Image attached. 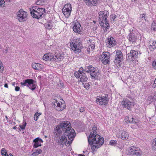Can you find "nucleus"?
Listing matches in <instances>:
<instances>
[{"label":"nucleus","mask_w":156,"mask_h":156,"mask_svg":"<svg viewBox=\"0 0 156 156\" xmlns=\"http://www.w3.org/2000/svg\"><path fill=\"white\" fill-rule=\"evenodd\" d=\"M97 127L94 126L92 128V131L89 136L88 141L90 145H93L91 149L94 152L101 147L104 143V139L99 135L97 134L96 131Z\"/></svg>","instance_id":"nucleus-1"},{"label":"nucleus","mask_w":156,"mask_h":156,"mask_svg":"<svg viewBox=\"0 0 156 156\" xmlns=\"http://www.w3.org/2000/svg\"><path fill=\"white\" fill-rule=\"evenodd\" d=\"M56 127L62 131L65 132V133L68 134L67 135L68 139L71 140H73L76 136V133L74 129L72 128L69 121H62Z\"/></svg>","instance_id":"nucleus-2"},{"label":"nucleus","mask_w":156,"mask_h":156,"mask_svg":"<svg viewBox=\"0 0 156 156\" xmlns=\"http://www.w3.org/2000/svg\"><path fill=\"white\" fill-rule=\"evenodd\" d=\"M30 12L33 18L38 19L43 18L44 13L45 12L44 8H38L37 6L32 7V9L30 8Z\"/></svg>","instance_id":"nucleus-3"},{"label":"nucleus","mask_w":156,"mask_h":156,"mask_svg":"<svg viewBox=\"0 0 156 156\" xmlns=\"http://www.w3.org/2000/svg\"><path fill=\"white\" fill-rule=\"evenodd\" d=\"M63 55L61 53L55 54V55H52L51 54H45L43 59L45 60H50L51 61L56 62L62 61L64 58Z\"/></svg>","instance_id":"nucleus-4"},{"label":"nucleus","mask_w":156,"mask_h":156,"mask_svg":"<svg viewBox=\"0 0 156 156\" xmlns=\"http://www.w3.org/2000/svg\"><path fill=\"white\" fill-rule=\"evenodd\" d=\"M20 84L22 87L26 86L32 90H35L37 86L36 81L32 79H27L23 80Z\"/></svg>","instance_id":"nucleus-5"},{"label":"nucleus","mask_w":156,"mask_h":156,"mask_svg":"<svg viewBox=\"0 0 156 156\" xmlns=\"http://www.w3.org/2000/svg\"><path fill=\"white\" fill-rule=\"evenodd\" d=\"M99 19L100 24L102 27H104V22L107 21V19L109 15V13L107 11H101L98 13Z\"/></svg>","instance_id":"nucleus-6"},{"label":"nucleus","mask_w":156,"mask_h":156,"mask_svg":"<svg viewBox=\"0 0 156 156\" xmlns=\"http://www.w3.org/2000/svg\"><path fill=\"white\" fill-rule=\"evenodd\" d=\"M126 154L131 156H140L141 155L142 152L139 148L131 147H129Z\"/></svg>","instance_id":"nucleus-7"},{"label":"nucleus","mask_w":156,"mask_h":156,"mask_svg":"<svg viewBox=\"0 0 156 156\" xmlns=\"http://www.w3.org/2000/svg\"><path fill=\"white\" fill-rule=\"evenodd\" d=\"M108 94H106L105 96H98L96 98V102L97 104L102 105H106L108 103L109 99L108 98Z\"/></svg>","instance_id":"nucleus-8"},{"label":"nucleus","mask_w":156,"mask_h":156,"mask_svg":"<svg viewBox=\"0 0 156 156\" xmlns=\"http://www.w3.org/2000/svg\"><path fill=\"white\" fill-rule=\"evenodd\" d=\"M18 19L20 22H24L26 21L27 18V12L22 9H20L17 12Z\"/></svg>","instance_id":"nucleus-9"},{"label":"nucleus","mask_w":156,"mask_h":156,"mask_svg":"<svg viewBox=\"0 0 156 156\" xmlns=\"http://www.w3.org/2000/svg\"><path fill=\"white\" fill-rule=\"evenodd\" d=\"M122 104L123 107L126 108L128 110L131 111L132 108L134 105V103L130 101L127 98L124 99L122 102Z\"/></svg>","instance_id":"nucleus-10"},{"label":"nucleus","mask_w":156,"mask_h":156,"mask_svg":"<svg viewBox=\"0 0 156 156\" xmlns=\"http://www.w3.org/2000/svg\"><path fill=\"white\" fill-rule=\"evenodd\" d=\"M110 55L108 52H104L101 55V60L104 65L108 64L110 62Z\"/></svg>","instance_id":"nucleus-11"},{"label":"nucleus","mask_w":156,"mask_h":156,"mask_svg":"<svg viewBox=\"0 0 156 156\" xmlns=\"http://www.w3.org/2000/svg\"><path fill=\"white\" fill-rule=\"evenodd\" d=\"M137 34L134 31H132L128 37V40L132 43L136 42L138 38Z\"/></svg>","instance_id":"nucleus-12"},{"label":"nucleus","mask_w":156,"mask_h":156,"mask_svg":"<svg viewBox=\"0 0 156 156\" xmlns=\"http://www.w3.org/2000/svg\"><path fill=\"white\" fill-rule=\"evenodd\" d=\"M137 51L134 50H132L128 54V60L129 61H134L136 58L137 57L138 55Z\"/></svg>","instance_id":"nucleus-13"},{"label":"nucleus","mask_w":156,"mask_h":156,"mask_svg":"<svg viewBox=\"0 0 156 156\" xmlns=\"http://www.w3.org/2000/svg\"><path fill=\"white\" fill-rule=\"evenodd\" d=\"M122 52L119 50L117 51L114 61V63L115 64H120L122 59Z\"/></svg>","instance_id":"nucleus-14"},{"label":"nucleus","mask_w":156,"mask_h":156,"mask_svg":"<svg viewBox=\"0 0 156 156\" xmlns=\"http://www.w3.org/2000/svg\"><path fill=\"white\" fill-rule=\"evenodd\" d=\"M116 41L112 37L110 38H108L106 41V45L108 47H111L114 46L116 45Z\"/></svg>","instance_id":"nucleus-15"},{"label":"nucleus","mask_w":156,"mask_h":156,"mask_svg":"<svg viewBox=\"0 0 156 156\" xmlns=\"http://www.w3.org/2000/svg\"><path fill=\"white\" fill-rule=\"evenodd\" d=\"M68 139L69 140L68 141L66 137L64 135L62 136L61 138L60 139L59 142L61 143V145L65 144L66 146H69L71 144L72 141L73 140H71L69 139Z\"/></svg>","instance_id":"nucleus-16"},{"label":"nucleus","mask_w":156,"mask_h":156,"mask_svg":"<svg viewBox=\"0 0 156 156\" xmlns=\"http://www.w3.org/2000/svg\"><path fill=\"white\" fill-rule=\"evenodd\" d=\"M80 27L81 25L80 23L77 22L75 23L73 29L75 33L81 34L82 32L81 30Z\"/></svg>","instance_id":"nucleus-17"},{"label":"nucleus","mask_w":156,"mask_h":156,"mask_svg":"<svg viewBox=\"0 0 156 156\" xmlns=\"http://www.w3.org/2000/svg\"><path fill=\"white\" fill-rule=\"evenodd\" d=\"M98 1V0H84V2L86 5L90 6H96Z\"/></svg>","instance_id":"nucleus-18"},{"label":"nucleus","mask_w":156,"mask_h":156,"mask_svg":"<svg viewBox=\"0 0 156 156\" xmlns=\"http://www.w3.org/2000/svg\"><path fill=\"white\" fill-rule=\"evenodd\" d=\"M33 142L34 143L33 147L34 148H36L39 146V143H42L43 141L41 139L37 137L34 140Z\"/></svg>","instance_id":"nucleus-19"},{"label":"nucleus","mask_w":156,"mask_h":156,"mask_svg":"<svg viewBox=\"0 0 156 156\" xmlns=\"http://www.w3.org/2000/svg\"><path fill=\"white\" fill-rule=\"evenodd\" d=\"M125 122L127 123H136V120L131 116L126 117L125 118Z\"/></svg>","instance_id":"nucleus-20"},{"label":"nucleus","mask_w":156,"mask_h":156,"mask_svg":"<svg viewBox=\"0 0 156 156\" xmlns=\"http://www.w3.org/2000/svg\"><path fill=\"white\" fill-rule=\"evenodd\" d=\"M121 132V138L123 140H127L128 137V133L125 131H122Z\"/></svg>","instance_id":"nucleus-21"},{"label":"nucleus","mask_w":156,"mask_h":156,"mask_svg":"<svg viewBox=\"0 0 156 156\" xmlns=\"http://www.w3.org/2000/svg\"><path fill=\"white\" fill-rule=\"evenodd\" d=\"M80 78V80L81 82H85L88 79V77L86 75L85 73L82 72Z\"/></svg>","instance_id":"nucleus-22"},{"label":"nucleus","mask_w":156,"mask_h":156,"mask_svg":"<svg viewBox=\"0 0 156 156\" xmlns=\"http://www.w3.org/2000/svg\"><path fill=\"white\" fill-rule=\"evenodd\" d=\"M62 133V130L59 129H58L57 127L54 129V133L56 137L60 138V135Z\"/></svg>","instance_id":"nucleus-23"},{"label":"nucleus","mask_w":156,"mask_h":156,"mask_svg":"<svg viewBox=\"0 0 156 156\" xmlns=\"http://www.w3.org/2000/svg\"><path fill=\"white\" fill-rule=\"evenodd\" d=\"M79 41V40H76V41H75L74 43H76V45H77V52H80L81 51V49H82L83 48V47L82 46V43L80 41Z\"/></svg>","instance_id":"nucleus-24"},{"label":"nucleus","mask_w":156,"mask_h":156,"mask_svg":"<svg viewBox=\"0 0 156 156\" xmlns=\"http://www.w3.org/2000/svg\"><path fill=\"white\" fill-rule=\"evenodd\" d=\"M70 46L72 50L76 53L77 52V46L76 43L72 42L70 43Z\"/></svg>","instance_id":"nucleus-25"},{"label":"nucleus","mask_w":156,"mask_h":156,"mask_svg":"<svg viewBox=\"0 0 156 156\" xmlns=\"http://www.w3.org/2000/svg\"><path fill=\"white\" fill-rule=\"evenodd\" d=\"M71 5L70 4H66L62 9V10L66 11H71Z\"/></svg>","instance_id":"nucleus-26"},{"label":"nucleus","mask_w":156,"mask_h":156,"mask_svg":"<svg viewBox=\"0 0 156 156\" xmlns=\"http://www.w3.org/2000/svg\"><path fill=\"white\" fill-rule=\"evenodd\" d=\"M31 66L33 69L36 70H39V69L41 68V65L37 63H33Z\"/></svg>","instance_id":"nucleus-27"},{"label":"nucleus","mask_w":156,"mask_h":156,"mask_svg":"<svg viewBox=\"0 0 156 156\" xmlns=\"http://www.w3.org/2000/svg\"><path fill=\"white\" fill-rule=\"evenodd\" d=\"M58 102L56 104L57 106L55 107V109L57 111H61L63 109V107Z\"/></svg>","instance_id":"nucleus-28"},{"label":"nucleus","mask_w":156,"mask_h":156,"mask_svg":"<svg viewBox=\"0 0 156 156\" xmlns=\"http://www.w3.org/2000/svg\"><path fill=\"white\" fill-rule=\"evenodd\" d=\"M42 152V150L40 149H38L36 150V151L33 152L31 155L34 156L38 155L39 154Z\"/></svg>","instance_id":"nucleus-29"},{"label":"nucleus","mask_w":156,"mask_h":156,"mask_svg":"<svg viewBox=\"0 0 156 156\" xmlns=\"http://www.w3.org/2000/svg\"><path fill=\"white\" fill-rule=\"evenodd\" d=\"M148 48L151 50H152L151 49H156V41H153L152 45H150Z\"/></svg>","instance_id":"nucleus-30"},{"label":"nucleus","mask_w":156,"mask_h":156,"mask_svg":"<svg viewBox=\"0 0 156 156\" xmlns=\"http://www.w3.org/2000/svg\"><path fill=\"white\" fill-rule=\"evenodd\" d=\"M82 72V71H76L74 73V76L77 78H80Z\"/></svg>","instance_id":"nucleus-31"},{"label":"nucleus","mask_w":156,"mask_h":156,"mask_svg":"<svg viewBox=\"0 0 156 156\" xmlns=\"http://www.w3.org/2000/svg\"><path fill=\"white\" fill-rule=\"evenodd\" d=\"M140 18L141 19L142 22H143L144 21H146L147 20V17L144 13L140 14Z\"/></svg>","instance_id":"nucleus-32"},{"label":"nucleus","mask_w":156,"mask_h":156,"mask_svg":"<svg viewBox=\"0 0 156 156\" xmlns=\"http://www.w3.org/2000/svg\"><path fill=\"white\" fill-rule=\"evenodd\" d=\"M152 149L156 150V138L154 139L152 144Z\"/></svg>","instance_id":"nucleus-33"},{"label":"nucleus","mask_w":156,"mask_h":156,"mask_svg":"<svg viewBox=\"0 0 156 156\" xmlns=\"http://www.w3.org/2000/svg\"><path fill=\"white\" fill-rule=\"evenodd\" d=\"M62 12L66 17H68L70 15L71 11H66L62 10Z\"/></svg>","instance_id":"nucleus-34"},{"label":"nucleus","mask_w":156,"mask_h":156,"mask_svg":"<svg viewBox=\"0 0 156 156\" xmlns=\"http://www.w3.org/2000/svg\"><path fill=\"white\" fill-rule=\"evenodd\" d=\"M45 27L48 29H50L52 28V25L50 23H45L44 25Z\"/></svg>","instance_id":"nucleus-35"},{"label":"nucleus","mask_w":156,"mask_h":156,"mask_svg":"<svg viewBox=\"0 0 156 156\" xmlns=\"http://www.w3.org/2000/svg\"><path fill=\"white\" fill-rule=\"evenodd\" d=\"M41 114L38 112H36L34 115V119L35 120L37 121L38 118L39 116L41 115Z\"/></svg>","instance_id":"nucleus-36"},{"label":"nucleus","mask_w":156,"mask_h":156,"mask_svg":"<svg viewBox=\"0 0 156 156\" xmlns=\"http://www.w3.org/2000/svg\"><path fill=\"white\" fill-rule=\"evenodd\" d=\"M26 125L27 123L26 122L24 121L23 124L22 125H20L19 126L21 129L23 130L25 129Z\"/></svg>","instance_id":"nucleus-37"},{"label":"nucleus","mask_w":156,"mask_h":156,"mask_svg":"<svg viewBox=\"0 0 156 156\" xmlns=\"http://www.w3.org/2000/svg\"><path fill=\"white\" fill-rule=\"evenodd\" d=\"M152 68L155 69H156V59L154 60L152 62Z\"/></svg>","instance_id":"nucleus-38"},{"label":"nucleus","mask_w":156,"mask_h":156,"mask_svg":"<svg viewBox=\"0 0 156 156\" xmlns=\"http://www.w3.org/2000/svg\"><path fill=\"white\" fill-rule=\"evenodd\" d=\"M117 143V142L116 140H111L109 142V144L111 145H115Z\"/></svg>","instance_id":"nucleus-39"},{"label":"nucleus","mask_w":156,"mask_h":156,"mask_svg":"<svg viewBox=\"0 0 156 156\" xmlns=\"http://www.w3.org/2000/svg\"><path fill=\"white\" fill-rule=\"evenodd\" d=\"M90 76L92 79H98L97 75H95L94 73H91Z\"/></svg>","instance_id":"nucleus-40"},{"label":"nucleus","mask_w":156,"mask_h":156,"mask_svg":"<svg viewBox=\"0 0 156 156\" xmlns=\"http://www.w3.org/2000/svg\"><path fill=\"white\" fill-rule=\"evenodd\" d=\"M5 2L4 0H0V6L2 7H4L5 4Z\"/></svg>","instance_id":"nucleus-41"},{"label":"nucleus","mask_w":156,"mask_h":156,"mask_svg":"<svg viewBox=\"0 0 156 156\" xmlns=\"http://www.w3.org/2000/svg\"><path fill=\"white\" fill-rule=\"evenodd\" d=\"M64 86L63 83L61 82V81H59V83H58V86L61 88L63 87Z\"/></svg>","instance_id":"nucleus-42"},{"label":"nucleus","mask_w":156,"mask_h":156,"mask_svg":"<svg viewBox=\"0 0 156 156\" xmlns=\"http://www.w3.org/2000/svg\"><path fill=\"white\" fill-rule=\"evenodd\" d=\"M3 69V66L1 61H0V71H2Z\"/></svg>","instance_id":"nucleus-43"},{"label":"nucleus","mask_w":156,"mask_h":156,"mask_svg":"<svg viewBox=\"0 0 156 156\" xmlns=\"http://www.w3.org/2000/svg\"><path fill=\"white\" fill-rule=\"evenodd\" d=\"M105 23L106 25V28L107 29H109V24L108 23V21H106L104 22V23Z\"/></svg>","instance_id":"nucleus-44"},{"label":"nucleus","mask_w":156,"mask_h":156,"mask_svg":"<svg viewBox=\"0 0 156 156\" xmlns=\"http://www.w3.org/2000/svg\"><path fill=\"white\" fill-rule=\"evenodd\" d=\"M90 84L88 83H86L84 85V87L86 89H88L89 88Z\"/></svg>","instance_id":"nucleus-45"},{"label":"nucleus","mask_w":156,"mask_h":156,"mask_svg":"<svg viewBox=\"0 0 156 156\" xmlns=\"http://www.w3.org/2000/svg\"><path fill=\"white\" fill-rule=\"evenodd\" d=\"M42 0H38L36 2V4L37 5H40L42 3Z\"/></svg>","instance_id":"nucleus-46"},{"label":"nucleus","mask_w":156,"mask_h":156,"mask_svg":"<svg viewBox=\"0 0 156 156\" xmlns=\"http://www.w3.org/2000/svg\"><path fill=\"white\" fill-rule=\"evenodd\" d=\"M80 112H81L85 111V108L84 107H81L80 109Z\"/></svg>","instance_id":"nucleus-47"},{"label":"nucleus","mask_w":156,"mask_h":156,"mask_svg":"<svg viewBox=\"0 0 156 156\" xmlns=\"http://www.w3.org/2000/svg\"><path fill=\"white\" fill-rule=\"evenodd\" d=\"M151 30H152L154 31H155L156 30V26H151Z\"/></svg>","instance_id":"nucleus-48"},{"label":"nucleus","mask_w":156,"mask_h":156,"mask_svg":"<svg viewBox=\"0 0 156 156\" xmlns=\"http://www.w3.org/2000/svg\"><path fill=\"white\" fill-rule=\"evenodd\" d=\"M92 73H94L95 75H97V76H98V75H99V73H97V72L95 71V70Z\"/></svg>","instance_id":"nucleus-49"},{"label":"nucleus","mask_w":156,"mask_h":156,"mask_svg":"<svg viewBox=\"0 0 156 156\" xmlns=\"http://www.w3.org/2000/svg\"><path fill=\"white\" fill-rule=\"evenodd\" d=\"M112 19H113V20H115V19L117 17L116 15L115 14H112Z\"/></svg>","instance_id":"nucleus-50"},{"label":"nucleus","mask_w":156,"mask_h":156,"mask_svg":"<svg viewBox=\"0 0 156 156\" xmlns=\"http://www.w3.org/2000/svg\"><path fill=\"white\" fill-rule=\"evenodd\" d=\"M20 89V87H18V86H16L15 87V90L16 91H18Z\"/></svg>","instance_id":"nucleus-51"},{"label":"nucleus","mask_w":156,"mask_h":156,"mask_svg":"<svg viewBox=\"0 0 156 156\" xmlns=\"http://www.w3.org/2000/svg\"><path fill=\"white\" fill-rule=\"evenodd\" d=\"M57 104L58 103V101L57 100H54L53 101V102L52 103V105L54 104Z\"/></svg>","instance_id":"nucleus-52"},{"label":"nucleus","mask_w":156,"mask_h":156,"mask_svg":"<svg viewBox=\"0 0 156 156\" xmlns=\"http://www.w3.org/2000/svg\"><path fill=\"white\" fill-rule=\"evenodd\" d=\"M86 71L88 73H90V75L91 74V73H92L90 72V70L89 69H87V68L86 69Z\"/></svg>","instance_id":"nucleus-53"},{"label":"nucleus","mask_w":156,"mask_h":156,"mask_svg":"<svg viewBox=\"0 0 156 156\" xmlns=\"http://www.w3.org/2000/svg\"><path fill=\"white\" fill-rule=\"evenodd\" d=\"M2 156H7L8 154L7 153V152H5V153H2Z\"/></svg>","instance_id":"nucleus-54"},{"label":"nucleus","mask_w":156,"mask_h":156,"mask_svg":"<svg viewBox=\"0 0 156 156\" xmlns=\"http://www.w3.org/2000/svg\"><path fill=\"white\" fill-rule=\"evenodd\" d=\"M5 152H5V150H4V148H2L1 151V153H5Z\"/></svg>","instance_id":"nucleus-55"},{"label":"nucleus","mask_w":156,"mask_h":156,"mask_svg":"<svg viewBox=\"0 0 156 156\" xmlns=\"http://www.w3.org/2000/svg\"><path fill=\"white\" fill-rule=\"evenodd\" d=\"M153 86L154 87H156V78L154 81V84Z\"/></svg>","instance_id":"nucleus-56"},{"label":"nucleus","mask_w":156,"mask_h":156,"mask_svg":"<svg viewBox=\"0 0 156 156\" xmlns=\"http://www.w3.org/2000/svg\"><path fill=\"white\" fill-rule=\"evenodd\" d=\"M94 69V67H92V66H88L87 67V69H89L90 70V69Z\"/></svg>","instance_id":"nucleus-57"},{"label":"nucleus","mask_w":156,"mask_h":156,"mask_svg":"<svg viewBox=\"0 0 156 156\" xmlns=\"http://www.w3.org/2000/svg\"><path fill=\"white\" fill-rule=\"evenodd\" d=\"M156 26V23L154 21L152 23L151 26Z\"/></svg>","instance_id":"nucleus-58"},{"label":"nucleus","mask_w":156,"mask_h":156,"mask_svg":"<svg viewBox=\"0 0 156 156\" xmlns=\"http://www.w3.org/2000/svg\"><path fill=\"white\" fill-rule=\"evenodd\" d=\"M14 1V0H6L5 2H6V3L8 2H12Z\"/></svg>","instance_id":"nucleus-59"},{"label":"nucleus","mask_w":156,"mask_h":156,"mask_svg":"<svg viewBox=\"0 0 156 156\" xmlns=\"http://www.w3.org/2000/svg\"><path fill=\"white\" fill-rule=\"evenodd\" d=\"M95 46V45L94 44H92V45L91 47V48H92V49H93L94 48Z\"/></svg>","instance_id":"nucleus-60"},{"label":"nucleus","mask_w":156,"mask_h":156,"mask_svg":"<svg viewBox=\"0 0 156 156\" xmlns=\"http://www.w3.org/2000/svg\"><path fill=\"white\" fill-rule=\"evenodd\" d=\"M95 70V69L94 67V69H93L92 68L90 69V72L91 73L93 72H94V71Z\"/></svg>","instance_id":"nucleus-61"},{"label":"nucleus","mask_w":156,"mask_h":156,"mask_svg":"<svg viewBox=\"0 0 156 156\" xmlns=\"http://www.w3.org/2000/svg\"><path fill=\"white\" fill-rule=\"evenodd\" d=\"M83 68L82 67H81L79 71H82V72H83V71H84V70H83Z\"/></svg>","instance_id":"nucleus-62"},{"label":"nucleus","mask_w":156,"mask_h":156,"mask_svg":"<svg viewBox=\"0 0 156 156\" xmlns=\"http://www.w3.org/2000/svg\"><path fill=\"white\" fill-rule=\"evenodd\" d=\"M52 106L55 108V107L57 106L56 104H54L52 105Z\"/></svg>","instance_id":"nucleus-63"},{"label":"nucleus","mask_w":156,"mask_h":156,"mask_svg":"<svg viewBox=\"0 0 156 156\" xmlns=\"http://www.w3.org/2000/svg\"><path fill=\"white\" fill-rule=\"evenodd\" d=\"M5 87L6 88H8V85L7 83H5L4 85Z\"/></svg>","instance_id":"nucleus-64"}]
</instances>
